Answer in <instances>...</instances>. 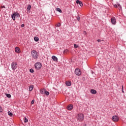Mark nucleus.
Masks as SVG:
<instances>
[{
	"mask_svg": "<svg viewBox=\"0 0 126 126\" xmlns=\"http://www.w3.org/2000/svg\"><path fill=\"white\" fill-rule=\"evenodd\" d=\"M32 57L34 60H37L39 57V53L35 50H32L31 52Z\"/></svg>",
	"mask_w": 126,
	"mask_h": 126,
	"instance_id": "f257e3e1",
	"label": "nucleus"
},
{
	"mask_svg": "<svg viewBox=\"0 0 126 126\" xmlns=\"http://www.w3.org/2000/svg\"><path fill=\"white\" fill-rule=\"evenodd\" d=\"M18 65L17 64V63L16 62H13L11 64V67L12 70H15L17 68Z\"/></svg>",
	"mask_w": 126,
	"mask_h": 126,
	"instance_id": "f03ea898",
	"label": "nucleus"
},
{
	"mask_svg": "<svg viewBox=\"0 0 126 126\" xmlns=\"http://www.w3.org/2000/svg\"><path fill=\"white\" fill-rule=\"evenodd\" d=\"M77 118L79 122H82L84 120V115L82 113H80L77 116Z\"/></svg>",
	"mask_w": 126,
	"mask_h": 126,
	"instance_id": "7ed1b4c3",
	"label": "nucleus"
},
{
	"mask_svg": "<svg viewBox=\"0 0 126 126\" xmlns=\"http://www.w3.org/2000/svg\"><path fill=\"white\" fill-rule=\"evenodd\" d=\"M13 20H15V17H20V15L18 12H14L11 15Z\"/></svg>",
	"mask_w": 126,
	"mask_h": 126,
	"instance_id": "20e7f679",
	"label": "nucleus"
},
{
	"mask_svg": "<svg viewBox=\"0 0 126 126\" xmlns=\"http://www.w3.org/2000/svg\"><path fill=\"white\" fill-rule=\"evenodd\" d=\"M35 68L36 69H40L42 67V64L40 63H37L35 64Z\"/></svg>",
	"mask_w": 126,
	"mask_h": 126,
	"instance_id": "39448f33",
	"label": "nucleus"
},
{
	"mask_svg": "<svg viewBox=\"0 0 126 126\" xmlns=\"http://www.w3.org/2000/svg\"><path fill=\"white\" fill-rule=\"evenodd\" d=\"M75 73L76 75L79 76L81 75V70L79 68H76L75 70Z\"/></svg>",
	"mask_w": 126,
	"mask_h": 126,
	"instance_id": "423d86ee",
	"label": "nucleus"
},
{
	"mask_svg": "<svg viewBox=\"0 0 126 126\" xmlns=\"http://www.w3.org/2000/svg\"><path fill=\"white\" fill-rule=\"evenodd\" d=\"M117 23V20L116 19V18L115 17H112L111 18V23L113 25L116 24Z\"/></svg>",
	"mask_w": 126,
	"mask_h": 126,
	"instance_id": "0eeeda50",
	"label": "nucleus"
},
{
	"mask_svg": "<svg viewBox=\"0 0 126 126\" xmlns=\"http://www.w3.org/2000/svg\"><path fill=\"white\" fill-rule=\"evenodd\" d=\"M112 121L113 122H118L119 121V117L117 116H114L112 117Z\"/></svg>",
	"mask_w": 126,
	"mask_h": 126,
	"instance_id": "6e6552de",
	"label": "nucleus"
},
{
	"mask_svg": "<svg viewBox=\"0 0 126 126\" xmlns=\"http://www.w3.org/2000/svg\"><path fill=\"white\" fill-rule=\"evenodd\" d=\"M76 3H77V4H79L80 6H83V4L82 3V2H81V1L79 0H77L76 1Z\"/></svg>",
	"mask_w": 126,
	"mask_h": 126,
	"instance_id": "1a4fd4ad",
	"label": "nucleus"
},
{
	"mask_svg": "<svg viewBox=\"0 0 126 126\" xmlns=\"http://www.w3.org/2000/svg\"><path fill=\"white\" fill-rule=\"evenodd\" d=\"M67 109L69 110V111L72 110V109H73V105L72 104H69L67 106Z\"/></svg>",
	"mask_w": 126,
	"mask_h": 126,
	"instance_id": "9d476101",
	"label": "nucleus"
},
{
	"mask_svg": "<svg viewBox=\"0 0 126 126\" xmlns=\"http://www.w3.org/2000/svg\"><path fill=\"white\" fill-rule=\"evenodd\" d=\"M15 51L16 53H20V48H19V47H16Z\"/></svg>",
	"mask_w": 126,
	"mask_h": 126,
	"instance_id": "9b49d317",
	"label": "nucleus"
},
{
	"mask_svg": "<svg viewBox=\"0 0 126 126\" xmlns=\"http://www.w3.org/2000/svg\"><path fill=\"white\" fill-rule=\"evenodd\" d=\"M52 59L54 62H58V58H57L56 56H52Z\"/></svg>",
	"mask_w": 126,
	"mask_h": 126,
	"instance_id": "f8f14e48",
	"label": "nucleus"
},
{
	"mask_svg": "<svg viewBox=\"0 0 126 126\" xmlns=\"http://www.w3.org/2000/svg\"><path fill=\"white\" fill-rule=\"evenodd\" d=\"M91 93H92V94H96L97 91L95 90L92 89L91 90Z\"/></svg>",
	"mask_w": 126,
	"mask_h": 126,
	"instance_id": "ddd939ff",
	"label": "nucleus"
},
{
	"mask_svg": "<svg viewBox=\"0 0 126 126\" xmlns=\"http://www.w3.org/2000/svg\"><path fill=\"white\" fill-rule=\"evenodd\" d=\"M30 9H31V5H28L27 7L28 12H30Z\"/></svg>",
	"mask_w": 126,
	"mask_h": 126,
	"instance_id": "4468645a",
	"label": "nucleus"
},
{
	"mask_svg": "<svg viewBox=\"0 0 126 126\" xmlns=\"http://www.w3.org/2000/svg\"><path fill=\"white\" fill-rule=\"evenodd\" d=\"M33 88H34V86H33L32 85H31L29 87L30 91H32V90H33Z\"/></svg>",
	"mask_w": 126,
	"mask_h": 126,
	"instance_id": "2eb2a0df",
	"label": "nucleus"
},
{
	"mask_svg": "<svg viewBox=\"0 0 126 126\" xmlns=\"http://www.w3.org/2000/svg\"><path fill=\"white\" fill-rule=\"evenodd\" d=\"M65 84H66V85H67V86H70V85H71V82L66 81V83H65Z\"/></svg>",
	"mask_w": 126,
	"mask_h": 126,
	"instance_id": "dca6fc26",
	"label": "nucleus"
},
{
	"mask_svg": "<svg viewBox=\"0 0 126 126\" xmlns=\"http://www.w3.org/2000/svg\"><path fill=\"white\" fill-rule=\"evenodd\" d=\"M46 91V90L45 89H42V90H41L40 91V93L41 94H45V92Z\"/></svg>",
	"mask_w": 126,
	"mask_h": 126,
	"instance_id": "f3484780",
	"label": "nucleus"
},
{
	"mask_svg": "<svg viewBox=\"0 0 126 126\" xmlns=\"http://www.w3.org/2000/svg\"><path fill=\"white\" fill-rule=\"evenodd\" d=\"M34 40L35 42H38V41H39V37L35 36L34 37Z\"/></svg>",
	"mask_w": 126,
	"mask_h": 126,
	"instance_id": "a211bd4d",
	"label": "nucleus"
},
{
	"mask_svg": "<svg viewBox=\"0 0 126 126\" xmlns=\"http://www.w3.org/2000/svg\"><path fill=\"white\" fill-rule=\"evenodd\" d=\"M68 52V50L65 49L64 50L63 53L64 55H66V54H67Z\"/></svg>",
	"mask_w": 126,
	"mask_h": 126,
	"instance_id": "6ab92c4d",
	"label": "nucleus"
},
{
	"mask_svg": "<svg viewBox=\"0 0 126 126\" xmlns=\"http://www.w3.org/2000/svg\"><path fill=\"white\" fill-rule=\"evenodd\" d=\"M44 94H45V95H46V96H48V95H50V93H49V92L45 90Z\"/></svg>",
	"mask_w": 126,
	"mask_h": 126,
	"instance_id": "aec40b11",
	"label": "nucleus"
},
{
	"mask_svg": "<svg viewBox=\"0 0 126 126\" xmlns=\"http://www.w3.org/2000/svg\"><path fill=\"white\" fill-rule=\"evenodd\" d=\"M56 11H59V12H60V13H62V10L60 8H57Z\"/></svg>",
	"mask_w": 126,
	"mask_h": 126,
	"instance_id": "412c9836",
	"label": "nucleus"
},
{
	"mask_svg": "<svg viewBox=\"0 0 126 126\" xmlns=\"http://www.w3.org/2000/svg\"><path fill=\"white\" fill-rule=\"evenodd\" d=\"M8 115H9V116H10V117H11V116H12V113H11V112H10V111H8Z\"/></svg>",
	"mask_w": 126,
	"mask_h": 126,
	"instance_id": "4be33fe9",
	"label": "nucleus"
},
{
	"mask_svg": "<svg viewBox=\"0 0 126 126\" xmlns=\"http://www.w3.org/2000/svg\"><path fill=\"white\" fill-rule=\"evenodd\" d=\"M24 122H25V123H28V119H27V118H25Z\"/></svg>",
	"mask_w": 126,
	"mask_h": 126,
	"instance_id": "5701e85b",
	"label": "nucleus"
},
{
	"mask_svg": "<svg viewBox=\"0 0 126 126\" xmlns=\"http://www.w3.org/2000/svg\"><path fill=\"white\" fill-rule=\"evenodd\" d=\"M30 71L32 73H33V72H34V70H33V69L31 68V69H30Z\"/></svg>",
	"mask_w": 126,
	"mask_h": 126,
	"instance_id": "b1692460",
	"label": "nucleus"
},
{
	"mask_svg": "<svg viewBox=\"0 0 126 126\" xmlns=\"http://www.w3.org/2000/svg\"><path fill=\"white\" fill-rule=\"evenodd\" d=\"M6 96L8 98H10V97H11V95H10V94H7Z\"/></svg>",
	"mask_w": 126,
	"mask_h": 126,
	"instance_id": "393cba45",
	"label": "nucleus"
},
{
	"mask_svg": "<svg viewBox=\"0 0 126 126\" xmlns=\"http://www.w3.org/2000/svg\"><path fill=\"white\" fill-rule=\"evenodd\" d=\"M61 26V23H59L58 24L56 25L57 27H60Z\"/></svg>",
	"mask_w": 126,
	"mask_h": 126,
	"instance_id": "a878e982",
	"label": "nucleus"
},
{
	"mask_svg": "<svg viewBox=\"0 0 126 126\" xmlns=\"http://www.w3.org/2000/svg\"><path fill=\"white\" fill-rule=\"evenodd\" d=\"M74 48H78V45H77L76 44H74Z\"/></svg>",
	"mask_w": 126,
	"mask_h": 126,
	"instance_id": "bb28decb",
	"label": "nucleus"
},
{
	"mask_svg": "<svg viewBox=\"0 0 126 126\" xmlns=\"http://www.w3.org/2000/svg\"><path fill=\"white\" fill-rule=\"evenodd\" d=\"M34 102H35V100H32V102H31V104H32V105H33V104H34Z\"/></svg>",
	"mask_w": 126,
	"mask_h": 126,
	"instance_id": "cd10ccee",
	"label": "nucleus"
},
{
	"mask_svg": "<svg viewBox=\"0 0 126 126\" xmlns=\"http://www.w3.org/2000/svg\"><path fill=\"white\" fill-rule=\"evenodd\" d=\"M77 20H78V21H79V20H80V17H79V16L77 17Z\"/></svg>",
	"mask_w": 126,
	"mask_h": 126,
	"instance_id": "c85d7f7f",
	"label": "nucleus"
},
{
	"mask_svg": "<svg viewBox=\"0 0 126 126\" xmlns=\"http://www.w3.org/2000/svg\"><path fill=\"white\" fill-rule=\"evenodd\" d=\"M97 42H101V41H104V40H101V39H97Z\"/></svg>",
	"mask_w": 126,
	"mask_h": 126,
	"instance_id": "c756f323",
	"label": "nucleus"
},
{
	"mask_svg": "<svg viewBox=\"0 0 126 126\" xmlns=\"http://www.w3.org/2000/svg\"><path fill=\"white\" fill-rule=\"evenodd\" d=\"M0 112H2V108L0 106Z\"/></svg>",
	"mask_w": 126,
	"mask_h": 126,
	"instance_id": "7c9ffc66",
	"label": "nucleus"
},
{
	"mask_svg": "<svg viewBox=\"0 0 126 126\" xmlns=\"http://www.w3.org/2000/svg\"><path fill=\"white\" fill-rule=\"evenodd\" d=\"M114 7H118V5L115 4L114 5Z\"/></svg>",
	"mask_w": 126,
	"mask_h": 126,
	"instance_id": "2f4dec72",
	"label": "nucleus"
},
{
	"mask_svg": "<svg viewBox=\"0 0 126 126\" xmlns=\"http://www.w3.org/2000/svg\"><path fill=\"white\" fill-rule=\"evenodd\" d=\"M21 27H22V28L24 27V24H22L21 25Z\"/></svg>",
	"mask_w": 126,
	"mask_h": 126,
	"instance_id": "473e14b6",
	"label": "nucleus"
},
{
	"mask_svg": "<svg viewBox=\"0 0 126 126\" xmlns=\"http://www.w3.org/2000/svg\"><path fill=\"white\" fill-rule=\"evenodd\" d=\"M1 7H2V8H5V6H4V5L2 6Z\"/></svg>",
	"mask_w": 126,
	"mask_h": 126,
	"instance_id": "72a5a7b5",
	"label": "nucleus"
},
{
	"mask_svg": "<svg viewBox=\"0 0 126 126\" xmlns=\"http://www.w3.org/2000/svg\"><path fill=\"white\" fill-rule=\"evenodd\" d=\"M118 5L119 7H121V5L120 4H118Z\"/></svg>",
	"mask_w": 126,
	"mask_h": 126,
	"instance_id": "f704fd0d",
	"label": "nucleus"
},
{
	"mask_svg": "<svg viewBox=\"0 0 126 126\" xmlns=\"http://www.w3.org/2000/svg\"><path fill=\"white\" fill-rule=\"evenodd\" d=\"M122 90H124V86H122Z\"/></svg>",
	"mask_w": 126,
	"mask_h": 126,
	"instance_id": "c9c22d12",
	"label": "nucleus"
},
{
	"mask_svg": "<svg viewBox=\"0 0 126 126\" xmlns=\"http://www.w3.org/2000/svg\"><path fill=\"white\" fill-rule=\"evenodd\" d=\"M123 93H125V91H124V90H122Z\"/></svg>",
	"mask_w": 126,
	"mask_h": 126,
	"instance_id": "e433bc0d",
	"label": "nucleus"
},
{
	"mask_svg": "<svg viewBox=\"0 0 126 126\" xmlns=\"http://www.w3.org/2000/svg\"><path fill=\"white\" fill-rule=\"evenodd\" d=\"M85 34H86V32H84Z\"/></svg>",
	"mask_w": 126,
	"mask_h": 126,
	"instance_id": "4c0bfd02",
	"label": "nucleus"
}]
</instances>
